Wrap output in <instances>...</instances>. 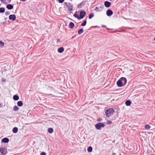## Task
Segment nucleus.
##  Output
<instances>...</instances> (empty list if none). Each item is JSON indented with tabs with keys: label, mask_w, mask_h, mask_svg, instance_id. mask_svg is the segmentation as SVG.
I'll return each instance as SVG.
<instances>
[{
	"label": "nucleus",
	"mask_w": 155,
	"mask_h": 155,
	"mask_svg": "<svg viewBox=\"0 0 155 155\" xmlns=\"http://www.w3.org/2000/svg\"><path fill=\"white\" fill-rule=\"evenodd\" d=\"M53 129L52 128H49L48 129V132L50 134H51L53 133Z\"/></svg>",
	"instance_id": "4be33fe9"
},
{
	"label": "nucleus",
	"mask_w": 155,
	"mask_h": 155,
	"mask_svg": "<svg viewBox=\"0 0 155 155\" xmlns=\"http://www.w3.org/2000/svg\"><path fill=\"white\" fill-rule=\"evenodd\" d=\"M1 4H0V6H1Z\"/></svg>",
	"instance_id": "de8ad7c7"
},
{
	"label": "nucleus",
	"mask_w": 155,
	"mask_h": 155,
	"mask_svg": "<svg viewBox=\"0 0 155 155\" xmlns=\"http://www.w3.org/2000/svg\"><path fill=\"white\" fill-rule=\"evenodd\" d=\"M26 0H21V1H22V2H25L26 1Z\"/></svg>",
	"instance_id": "79ce46f5"
},
{
	"label": "nucleus",
	"mask_w": 155,
	"mask_h": 155,
	"mask_svg": "<svg viewBox=\"0 0 155 155\" xmlns=\"http://www.w3.org/2000/svg\"><path fill=\"white\" fill-rule=\"evenodd\" d=\"M101 26L102 28H106V26L104 25H102Z\"/></svg>",
	"instance_id": "58836bf2"
},
{
	"label": "nucleus",
	"mask_w": 155,
	"mask_h": 155,
	"mask_svg": "<svg viewBox=\"0 0 155 155\" xmlns=\"http://www.w3.org/2000/svg\"><path fill=\"white\" fill-rule=\"evenodd\" d=\"M87 23V21L86 20H84L81 24V26H85Z\"/></svg>",
	"instance_id": "a878e982"
},
{
	"label": "nucleus",
	"mask_w": 155,
	"mask_h": 155,
	"mask_svg": "<svg viewBox=\"0 0 155 155\" xmlns=\"http://www.w3.org/2000/svg\"><path fill=\"white\" fill-rule=\"evenodd\" d=\"M107 123L109 124H110L112 123V121L110 120H108L107 121Z\"/></svg>",
	"instance_id": "473e14b6"
},
{
	"label": "nucleus",
	"mask_w": 155,
	"mask_h": 155,
	"mask_svg": "<svg viewBox=\"0 0 155 155\" xmlns=\"http://www.w3.org/2000/svg\"><path fill=\"white\" fill-rule=\"evenodd\" d=\"M107 28V30H109V28Z\"/></svg>",
	"instance_id": "49530a36"
},
{
	"label": "nucleus",
	"mask_w": 155,
	"mask_h": 155,
	"mask_svg": "<svg viewBox=\"0 0 155 155\" xmlns=\"http://www.w3.org/2000/svg\"><path fill=\"white\" fill-rule=\"evenodd\" d=\"M95 11L97 12H99L101 11V10L99 9V8L97 7H96L95 9Z\"/></svg>",
	"instance_id": "7c9ffc66"
},
{
	"label": "nucleus",
	"mask_w": 155,
	"mask_h": 155,
	"mask_svg": "<svg viewBox=\"0 0 155 155\" xmlns=\"http://www.w3.org/2000/svg\"><path fill=\"white\" fill-rule=\"evenodd\" d=\"M64 49L63 47L60 48L58 49V51L59 53H61L64 51Z\"/></svg>",
	"instance_id": "2eb2a0df"
},
{
	"label": "nucleus",
	"mask_w": 155,
	"mask_h": 155,
	"mask_svg": "<svg viewBox=\"0 0 155 155\" xmlns=\"http://www.w3.org/2000/svg\"><path fill=\"white\" fill-rule=\"evenodd\" d=\"M125 104L127 106H129L131 104V102L130 100H127L125 101Z\"/></svg>",
	"instance_id": "f3484780"
},
{
	"label": "nucleus",
	"mask_w": 155,
	"mask_h": 155,
	"mask_svg": "<svg viewBox=\"0 0 155 155\" xmlns=\"http://www.w3.org/2000/svg\"><path fill=\"white\" fill-rule=\"evenodd\" d=\"M57 41H58V42H57V43H58V42H60V39H57Z\"/></svg>",
	"instance_id": "ea45409f"
},
{
	"label": "nucleus",
	"mask_w": 155,
	"mask_h": 155,
	"mask_svg": "<svg viewBox=\"0 0 155 155\" xmlns=\"http://www.w3.org/2000/svg\"><path fill=\"white\" fill-rule=\"evenodd\" d=\"M13 110L16 111L18 110L19 108L17 106H15L13 107Z\"/></svg>",
	"instance_id": "b1692460"
},
{
	"label": "nucleus",
	"mask_w": 155,
	"mask_h": 155,
	"mask_svg": "<svg viewBox=\"0 0 155 155\" xmlns=\"http://www.w3.org/2000/svg\"><path fill=\"white\" fill-rule=\"evenodd\" d=\"M5 12V8L3 7L0 8V13H3Z\"/></svg>",
	"instance_id": "5701e85b"
},
{
	"label": "nucleus",
	"mask_w": 155,
	"mask_h": 155,
	"mask_svg": "<svg viewBox=\"0 0 155 155\" xmlns=\"http://www.w3.org/2000/svg\"><path fill=\"white\" fill-rule=\"evenodd\" d=\"M16 18V16L15 15H11L9 16V19L10 20L15 21Z\"/></svg>",
	"instance_id": "6e6552de"
},
{
	"label": "nucleus",
	"mask_w": 155,
	"mask_h": 155,
	"mask_svg": "<svg viewBox=\"0 0 155 155\" xmlns=\"http://www.w3.org/2000/svg\"><path fill=\"white\" fill-rule=\"evenodd\" d=\"M112 155H116V153H112Z\"/></svg>",
	"instance_id": "a19ab883"
},
{
	"label": "nucleus",
	"mask_w": 155,
	"mask_h": 155,
	"mask_svg": "<svg viewBox=\"0 0 155 155\" xmlns=\"http://www.w3.org/2000/svg\"><path fill=\"white\" fill-rule=\"evenodd\" d=\"M12 131L14 133H16L18 131V128L17 127H14L12 130Z\"/></svg>",
	"instance_id": "aec40b11"
},
{
	"label": "nucleus",
	"mask_w": 155,
	"mask_h": 155,
	"mask_svg": "<svg viewBox=\"0 0 155 155\" xmlns=\"http://www.w3.org/2000/svg\"><path fill=\"white\" fill-rule=\"evenodd\" d=\"M117 84L118 87H120L124 86L123 84H122V81L120 79L117 82Z\"/></svg>",
	"instance_id": "423d86ee"
},
{
	"label": "nucleus",
	"mask_w": 155,
	"mask_h": 155,
	"mask_svg": "<svg viewBox=\"0 0 155 155\" xmlns=\"http://www.w3.org/2000/svg\"><path fill=\"white\" fill-rule=\"evenodd\" d=\"M9 141V139L6 137L4 138L2 140V142L4 143H8V142Z\"/></svg>",
	"instance_id": "f8f14e48"
},
{
	"label": "nucleus",
	"mask_w": 155,
	"mask_h": 155,
	"mask_svg": "<svg viewBox=\"0 0 155 155\" xmlns=\"http://www.w3.org/2000/svg\"><path fill=\"white\" fill-rule=\"evenodd\" d=\"M17 104L19 107H21L23 105V103L22 101H19L17 103Z\"/></svg>",
	"instance_id": "a211bd4d"
},
{
	"label": "nucleus",
	"mask_w": 155,
	"mask_h": 155,
	"mask_svg": "<svg viewBox=\"0 0 155 155\" xmlns=\"http://www.w3.org/2000/svg\"><path fill=\"white\" fill-rule=\"evenodd\" d=\"M40 155H46V153L44 152H42L41 153Z\"/></svg>",
	"instance_id": "72a5a7b5"
},
{
	"label": "nucleus",
	"mask_w": 155,
	"mask_h": 155,
	"mask_svg": "<svg viewBox=\"0 0 155 155\" xmlns=\"http://www.w3.org/2000/svg\"><path fill=\"white\" fill-rule=\"evenodd\" d=\"M113 14V12L110 9H108L106 12V15L108 16H110Z\"/></svg>",
	"instance_id": "9d476101"
},
{
	"label": "nucleus",
	"mask_w": 155,
	"mask_h": 155,
	"mask_svg": "<svg viewBox=\"0 0 155 155\" xmlns=\"http://www.w3.org/2000/svg\"><path fill=\"white\" fill-rule=\"evenodd\" d=\"M104 5L105 7L109 8L110 6L111 3L108 1H106L104 2Z\"/></svg>",
	"instance_id": "9b49d317"
},
{
	"label": "nucleus",
	"mask_w": 155,
	"mask_h": 155,
	"mask_svg": "<svg viewBox=\"0 0 155 155\" xmlns=\"http://www.w3.org/2000/svg\"><path fill=\"white\" fill-rule=\"evenodd\" d=\"M114 110L113 108H110L107 110L105 112L106 116L109 117L114 113Z\"/></svg>",
	"instance_id": "f257e3e1"
},
{
	"label": "nucleus",
	"mask_w": 155,
	"mask_h": 155,
	"mask_svg": "<svg viewBox=\"0 0 155 155\" xmlns=\"http://www.w3.org/2000/svg\"><path fill=\"white\" fill-rule=\"evenodd\" d=\"M94 16V14L93 13H91L89 15V19H91Z\"/></svg>",
	"instance_id": "c85d7f7f"
},
{
	"label": "nucleus",
	"mask_w": 155,
	"mask_h": 155,
	"mask_svg": "<svg viewBox=\"0 0 155 155\" xmlns=\"http://www.w3.org/2000/svg\"><path fill=\"white\" fill-rule=\"evenodd\" d=\"M86 14V12L83 11H81L80 12V19H82L84 18V16Z\"/></svg>",
	"instance_id": "39448f33"
},
{
	"label": "nucleus",
	"mask_w": 155,
	"mask_h": 155,
	"mask_svg": "<svg viewBox=\"0 0 155 155\" xmlns=\"http://www.w3.org/2000/svg\"><path fill=\"white\" fill-rule=\"evenodd\" d=\"M105 125L103 123L100 122L95 125V127L97 130H100L101 127H104Z\"/></svg>",
	"instance_id": "7ed1b4c3"
},
{
	"label": "nucleus",
	"mask_w": 155,
	"mask_h": 155,
	"mask_svg": "<svg viewBox=\"0 0 155 155\" xmlns=\"http://www.w3.org/2000/svg\"><path fill=\"white\" fill-rule=\"evenodd\" d=\"M74 16L77 18L78 20H80V17L78 16V15L76 13H75L74 14Z\"/></svg>",
	"instance_id": "bb28decb"
},
{
	"label": "nucleus",
	"mask_w": 155,
	"mask_h": 155,
	"mask_svg": "<svg viewBox=\"0 0 155 155\" xmlns=\"http://www.w3.org/2000/svg\"><path fill=\"white\" fill-rule=\"evenodd\" d=\"M144 128L146 129H149L150 128V126L148 124H146L144 126Z\"/></svg>",
	"instance_id": "cd10ccee"
},
{
	"label": "nucleus",
	"mask_w": 155,
	"mask_h": 155,
	"mask_svg": "<svg viewBox=\"0 0 155 155\" xmlns=\"http://www.w3.org/2000/svg\"><path fill=\"white\" fill-rule=\"evenodd\" d=\"M13 99L15 101H17L19 99V97L18 95H15L13 96Z\"/></svg>",
	"instance_id": "6ab92c4d"
},
{
	"label": "nucleus",
	"mask_w": 155,
	"mask_h": 155,
	"mask_svg": "<svg viewBox=\"0 0 155 155\" xmlns=\"http://www.w3.org/2000/svg\"><path fill=\"white\" fill-rule=\"evenodd\" d=\"M103 7L100 6L99 8V9L101 10V11H102L103 9Z\"/></svg>",
	"instance_id": "4c0bfd02"
},
{
	"label": "nucleus",
	"mask_w": 155,
	"mask_h": 155,
	"mask_svg": "<svg viewBox=\"0 0 155 155\" xmlns=\"http://www.w3.org/2000/svg\"><path fill=\"white\" fill-rule=\"evenodd\" d=\"M84 32L83 29L82 28L81 29H79L78 31V35H81V33H83Z\"/></svg>",
	"instance_id": "412c9836"
},
{
	"label": "nucleus",
	"mask_w": 155,
	"mask_h": 155,
	"mask_svg": "<svg viewBox=\"0 0 155 155\" xmlns=\"http://www.w3.org/2000/svg\"><path fill=\"white\" fill-rule=\"evenodd\" d=\"M64 0H58V2L60 3H62L63 2Z\"/></svg>",
	"instance_id": "f704fd0d"
},
{
	"label": "nucleus",
	"mask_w": 155,
	"mask_h": 155,
	"mask_svg": "<svg viewBox=\"0 0 155 155\" xmlns=\"http://www.w3.org/2000/svg\"><path fill=\"white\" fill-rule=\"evenodd\" d=\"M121 155V154H120V155Z\"/></svg>",
	"instance_id": "09e8293b"
},
{
	"label": "nucleus",
	"mask_w": 155,
	"mask_h": 155,
	"mask_svg": "<svg viewBox=\"0 0 155 155\" xmlns=\"http://www.w3.org/2000/svg\"><path fill=\"white\" fill-rule=\"evenodd\" d=\"M64 5L66 6L68 8V10L70 12H71L73 11V5L72 4L69 3L68 4L66 2H64Z\"/></svg>",
	"instance_id": "f03ea898"
},
{
	"label": "nucleus",
	"mask_w": 155,
	"mask_h": 155,
	"mask_svg": "<svg viewBox=\"0 0 155 155\" xmlns=\"http://www.w3.org/2000/svg\"><path fill=\"white\" fill-rule=\"evenodd\" d=\"M120 80L122 81V84L124 86L127 82L126 78L124 77H121L120 78Z\"/></svg>",
	"instance_id": "1a4fd4ad"
},
{
	"label": "nucleus",
	"mask_w": 155,
	"mask_h": 155,
	"mask_svg": "<svg viewBox=\"0 0 155 155\" xmlns=\"http://www.w3.org/2000/svg\"><path fill=\"white\" fill-rule=\"evenodd\" d=\"M6 8L8 10H11L13 8V6L11 4H8L6 5Z\"/></svg>",
	"instance_id": "4468645a"
},
{
	"label": "nucleus",
	"mask_w": 155,
	"mask_h": 155,
	"mask_svg": "<svg viewBox=\"0 0 155 155\" xmlns=\"http://www.w3.org/2000/svg\"><path fill=\"white\" fill-rule=\"evenodd\" d=\"M7 19V18H5L4 19H5V20H6Z\"/></svg>",
	"instance_id": "37998d69"
},
{
	"label": "nucleus",
	"mask_w": 155,
	"mask_h": 155,
	"mask_svg": "<svg viewBox=\"0 0 155 155\" xmlns=\"http://www.w3.org/2000/svg\"><path fill=\"white\" fill-rule=\"evenodd\" d=\"M1 81L2 82H5L6 81V80L5 79H4V78H2V79H1Z\"/></svg>",
	"instance_id": "e433bc0d"
},
{
	"label": "nucleus",
	"mask_w": 155,
	"mask_h": 155,
	"mask_svg": "<svg viewBox=\"0 0 155 155\" xmlns=\"http://www.w3.org/2000/svg\"><path fill=\"white\" fill-rule=\"evenodd\" d=\"M154 40L155 41V38H154Z\"/></svg>",
	"instance_id": "a18cd8bd"
},
{
	"label": "nucleus",
	"mask_w": 155,
	"mask_h": 155,
	"mask_svg": "<svg viewBox=\"0 0 155 155\" xmlns=\"http://www.w3.org/2000/svg\"><path fill=\"white\" fill-rule=\"evenodd\" d=\"M7 152V149L5 147L4 148H0V153H1L2 155H5Z\"/></svg>",
	"instance_id": "20e7f679"
},
{
	"label": "nucleus",
	"mask_w": 155,
	"mask_h": 155,
	"mask_svg": "<svg viewBox=\"0 0 155 155\" xmlns=\"http://www.w3.org/2000/svg\"><path fill=\"white\" fill-rule=\"evenodd\" d=\"M49 95H52V96H53V95H52L51 94H49Z\"/></svg>",
	"instance_id": "c03bdc74"
},
{
	"label": "nucleus",
	"mask_w": 155,
	"mask_h": 155,
	"mask_svg": "<svg viewBox=\"0 0 155 155\" xmlns=\"http://www.w3.org/2000/svg\"><path fill=\"white\" fill-rule=\"evenodd\" d=\"M102 120V119L100 118H98L97 119V121H101Z\"/></svg>",
	"instance_id": "c9c22d12"
},
{
	"label": "nucleus",
	"mask_w": 155,
	"mask_h": 155,
	"mask_svg": "<svg viewBox=\"0 0 155 155\" xmlns=\"http://www.w3.org/2000/svg\"><path fill=\"white\" fill-rule=\"evenodd\" d=\"M10 14V13L9 12H6L5 13V14L6 15H8Z\"/></svg>",
	"instance_id": "2f4dec72"
},
{
	"label": "nucleus",
	"mask_w": 155,
	"mask_h": 155,
	"mask_svg": "<svg viewBox=\"0 0 155 155\" xmlns=\"http://www.w3.org/2000/svg\"><path fill=\"white\" fill-rule=\"evenodd\" d=\"M4 45V43L2 41H0V47H3Z\"/></svg>",
	"instance_id": "c756f323"
},
{
	"label": "nucleus",
	"mask_w": 155,
	"mask_h": 155,
	"mask_svg": "<svg viewBox=\"0 0 155 155\" xmlns=\"http://www.w3.org/2000/svg\"><path fill=\"white\" fill-rule=\"evenodd\" d=\"M0 1L2 3L6 4L7 3H10L12 0H0Z\"/></svg>",
	"instance_id": "ddd939ff"
},
{
	"label": "nucleus",
	"mask_w": 155,
	"mask_h": 155,
	"mask_svg": "<svg viewBox=\"0 0 155 155\" xmlns=\"http://www.w3.org/2000/svg\"><path fill=\"white\" fill-rule=\"evenodd\" d=\"M86 3V1H83L81 3L78 5V8H81L82 7L84 6V4Z\"/></svg>",
	"instance_id": "0eeeda50"
},
{
	"label": "nucleus",
	"mask_w": 155,
	"mask_h": 155,
	"mask_svg": "<svg viewBox=\"0 0 155 155\" xmlns=\"http://www.w3.org/2000/svg\"><path fill=\"white\" fill-rule=\"evenodd\" d=\"M92 148L91 147H89L87 149V151L88 152H91L92 151Z\"/></svg>",
	"instance_id": "393cba45"
},
{
	"label": "nucleus",
	"mask_w": 155,
	"mask_h": 155,
	"mask_svg": "<svg viewBox=\"0 0 155 155\" xmlns=\"http://www.w3.org/2000/svg\"><path fill=\"white\" fill-rule=\"evenodd\" d=\"M74 26V24L72 22H70L69 24V27L71 29L73 28Z\"/></svg>",
	"instance_id": "dca6fc26"
}]
</instances>
